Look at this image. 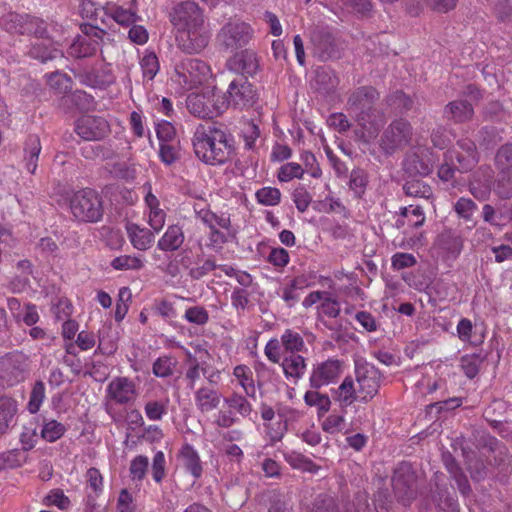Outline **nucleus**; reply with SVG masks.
<instances>
[{"instance_id":"bb28decb","label":"nucleus","mask_w":512,"mask_h":512,"mask_svg":"<svg viewBox=\"0 0 512 512\" xmlns=\"http://www.w3.org/2000/svg\"><path fill=\"white\" fill-rule=\"evenodd\" d=\"M179 457L184 468L195 478L201 477L203 468L198 452L192 445L186 443L182 446Z\"/></svg>"},{"instance_id":"e433bc0d","label":"nucleus","mask_w":512,"mask_h":512,"mask_svg":"<svg viewBox=\"0 0 512 512\" xmlns=\"http://www.w3.org/2000/svg\"><path fill=\"white\" fill-rule=\"evenodd\" d=\"M403 168L411 176H426L432 171V165L422 160L416 153L406 155L403 161Z\"/></svg>"},{"instance_id":"aec40b11","label":"nucleus","mask_w":512,"mask_h":512,"mask_svg":"<svg viewBox=\"0 0 512 512\" xmlns=\"http://www.w3.org/2000/svg\"><path fill=\"white\" fill-rule=\"evenodd\" d=\"M78 77L81 83L89 87L99 89H104L113 84L115 81L114 75L107 67L84 70L83 72L79 73Z\"/></svg>"},{"instance_id":"c03bdc74","label":"nucleus","mask_w":512,"mask_h":512,"mask_svg":"<svg viewBox=\"0 0 512 512\" xmlns=\"http://www.w3.org/2000/svg\"><path fill=\"white\" fill-rule=\"evenodd\" d=\"M280 340L285 352L291 353V355L298 354L305 349L303 337L292 329H286Z\"/></svg>"},{"instance_id":"0eeeda50","label":"nucleus","mask_w":512,"mask_h":512,"mask_svg":"<svg viewBox=\"0 0 512 512\" xmlns=\"http://www.w3.org/2000/svg\"><path fill=\"white\" fill-rule=\"evenodd\" d=\"M253 37V29L242 21L226 23L217 35L219 45L225 51L235 52L246 46Z\"/></svg>"},{"instance_id":"09e8293b","label":"nucleus","mask_w":512,"mask_h":512,"mask_svg":"<svg viewBox=\"0 0 512 512\" xmlns=\"http://www.w3.org/2000/svg\"><path fill=\"white\" fill-rule=\"evenodd\" d=\"M47 83L56 93L65 94L72 88V81L69 76L60 72H53L47 76Z\"/></svg>"},{"instance_id":"a878e982","label":"nucleus","mask_w":512,"mask_h":512,"mask_svg":"<svg viewBox=\"0 0 512 512\" xmlns=\"http://www.w3.org/2000/svg\"><path fill=\"white\" fill-rule=\"evenodd\" d=\"M17 411V402L14 399L0 397V437L14 426Z\"/></svg>"},{"instance_id":"69168bd1","label":"nucleus","mask_w":512,"mask_h":512,"mask_svg":"<svg viewBox=\"0 0 512 512\" xmlns=\"http://www.w3.org/2000/svg\"><path fill=\"white\" fill-rule=\"evenodd\" d=\"M292 196H293V201H294L298 211L305 212L308 209V207L312 201V196L306 190V188L304 186L297 187L293 191Z\"/></svg>"},{"instance_id":"6e6d98bb","label":"nucleus","mask_w":512,"mask_h":512,"mask_svg":"<svg viewBox=\"0 0 512 512\" xmlns=\"http://www.w3.org/2000/svg\"><path fill=\"white\" fill-rule=\"evenodd\" d=\"M159 156L165 164H173L176 160L179 159L178 142L160 143Z\"/></svg>"},{"instance_id":"c9c22d12","label":"nucleus","mask_w":512,"mask_h":512,"mask_svg":"<svg viewBox=\"0 0 512 512\" xmlns=\"http://www.w3.org/2000/svg\"><path fill=\"white\" fill-rule=\"evenodd\" d=\"M281 365L285 376L296 380L303 376L306 369L305 359L299 354L286 356Z\"/></svg>"},{"instance_id":"13d9d810","label":"nucleus","mask_w":512,"mask_h":512,"mask_svg":"<svg viewBox=\"0 0 512 512\" xmlns=\"http://www.w3.org/2000/svg\"><path fill=\"white\" fill-rule=\"evenodd\" d=\"M387 102L390 106H393L399 112L408 111L412 108L413 101L402 91H395L388 96Z\"/></svg>"},{"instance_id":"bf43d9fd","label":"nucleus","mask_w":512,"mask_h":512,"mask_svg":"<svg viewBox=\"0 0 512 512\" xmlns=\"http://www.w3.org/2000/svg\"><path fill=\"white\" fill-rule=\"evenodd\" d=\"M257 200L267 206H274L280 202L281 193L274 187H264L256 192Z\"/></svg>"},{"instance_id":"a19ab883","label":"nucleus","mask_w":512,"mask_h":512,"mask_svg":"<svg viewBox=\"0 0 512 512\" xmlns=\"http://www.w3.org/2000/svg\"><path fill=\"white\" fill-rule=\"evenodd\" d=\"M477 204L470 198L461 197L454 204V211L457 216L463 219L466 223H470V227L476 226L474 214L477 211Z\"/></svg>"},{"instance_id":"5701e85b","label":"nucleus","mask_w":512,"mask_h":512,"mask_svg":"<svg viewBox=\"0 0 512 512\" xmlns=\"http://www.w3.org/2000/svg\"><path fill=\"white\" fill-rule=\"evenodd\" d=\"M444 117L455 123H464L473 118L474 109L467 100H454L449 102L443 111Z\"/></svg>"},{"instance_id":"3c124183","label":"nucleus","mask_w":512,"mask_h":512,"mask_svg":"<svg viewBox=\"0 0 512 512\" xmlns=\"http://www.w3.org/2000/svg\"><path fill=\"white\" fill-rule=\"evenodd\" d=\"M45 399V384L43 381L38 380L32 387L30 392L29 402L27 409L30 413L35 414L39 411L43 401Z\"/></svg>"},{"instance_id":"58836bf2","label":"nucleus","mask_w":512,"mask_h":512,"mask_svg":"<svg viewBox=\"0 0 512 512\" xmlns=\"http://www.w3.org/2000/svg\"><path fill=\"white\" fill-rule=\"evenodd\" d=\"M406 196L428 200L433 196V190L429 184L421 179H411L403 185Z\"/></svg>"},{"instance_id":"7ed1b4c3","label":"nucleus","mask_w":512,"mask_h":512,"mask_svg":"<svg viewBox=\"0 0 512 512\" xmlns=\"http://www.w3.org/2000/svg\"><path fill=\"white\" fill-rule=\"evenodd\" d=\"M72 215L78 221L96 223L103 217L104 209L99 194L90 188L75 192L69 200Z\"/></svg>"},{"instance_id":"f03ea898","label":"nucleus","mask_w":512,"mask_h":512,"mask_svg":"<svg viewBox=\"0 0 512 512\" xmlns=\"http://www.w3.org/2000/svg\"><path fill=\"white\" fill-rule=\"evenodd\" d=\"M378 99L379 93L374 87L361 86L355 89L347 100V110L369 136L376 134L382 124V118L374 108Z\"/></svg>"},{"instance_id":"dca6fc26","label":"nucleus","mask_w":512,"mask_h":512,"mask_svg":"<svg viewBox=\"0 0 512 512\" xmlns=\"http://www.w3.org/2000/svg\"><path fill=\"white\" fill-rule=\"evenodd\" d=\"M39 23V20L36 18L17 13H10L4 18L5 28L12 33L21 35L39 34L42 37L43 31L39 29Z\"/></svg>"},{"instance_id":"2f4dec72","label":"nucleus","mask_w":512,"mask_h":512,"mask_svg":"<svg viewBox=\"0 0 512 512\" xmlns=\"http://www.w3.org/2000/svg\"><path fill=\"white\" fill-rule=\"evenodd\" d=\"M493 191L502 200L512 198V167L510 169H498Z\"/></svg>"},{"instance_id":"5fc2aeb1","label":"nucleus","mask_w":512,"mask_h":512,"mask_svg":"<svg viewBox=\"0 0 512 512\" xmlns=\"http://www.w3.org/2000/svg\"><path fill=\"white\" fill-rule=\"evenodd\" d=\"M304 168L298 163L289 162L282 165L278 171V179L281 182H289L293 178H302Z\"/></svg>"},{"instance_id":"9b49d317","label":"nucleus","mask_w":512,"mask_h":512,"mask_svg":"<svg viewBox=\"0 0 512 512\" xmlns=\"http://www.w3.org/2000/svg\"><path fill=\"white\" fill-rule=\"evenodd\" d=\"M210 32L204 23L193 28H187L177 33L176 41L178 47L189 54L199 53L209 43Z\"/></svg>"},{"instance_id":"680f3d73","label":"nucleus","mask_w":512,"mask_h":512,"mask_svg":"<svg viewBox=\"0 0 512 512\" xmlns=\"http://www.w3.org/2000/svg\"><path fill=\"white\" fill-rule=\"evenodd\" d=\"M144 77L152 80L159 71L158 58L154 53H148L143 56L140 62Z\"/></svg>"},{"instance_id":"4c0bfd02","label":"nucleus","mask_w":512,"mask_h":512,"mask_svg":"<svg viewBox=\"0 0 512 512\" xmlns=\"http://www.w3.org/2000/svg\"><path fill=\"white\" fill-rule=\"evenodd\" d=\"M223 402L226 407L232 409V412H235L238 417H248L253 410L252 404L248 399L237 392H232L229 396L223 399Z\"/></svg>"},{"instance_id":"37998d69","label":"nucleus","mask_w":512,"mask_h":512,"mask_svg":"<svg viewBox=\"0 0 512 512\" xmlns=\"http://www.w3.org/2000/svg\"><path fill=\"white\" fill-rule=\"evenodd\" d=\"M338 78L329 68H319L316 71L315 85L316 88L324 93L333 91L338 85Z\"/></svg>"},{"instance_id":"473e14b6","label":"nucleus","mask_w":512,"mask_h":512,"mask_svg":"<svg viewBox=\"0 0 512 512\" xmlns=\"http://www.w3.org/2000/svg\"><path fill=\"white\" fill-rule=\"evenodd\" d=\"M24 361L21 357L11 358L4 362L1 377L9 384L14 385L25 378Z\"/></svg>"},{"instance_id":"8fccbe9b","label":"nucleus","mask_w":512,"mask_h":512,"mask_svg":"<svg viewBox=\"0 0 512 512\" xmlns=\"http://www.w3.org/2000/svg\"><path fill=\"white\" fill-rule=\"evenodd\" d=\"M66 432L64 424L52 419L44 423L41 430V437L47 442H55Z\"/></svg>"},{"instance_id":"412c9836","label":"nucleus","mask_w":512,"mask_h":512,"mask_svg":"<svg viewBox=\"0 0 512 512\" xmlns=\"http://www.w3.org/2000/svg\"><path fill=\"white\" fill-rule=\"evenodd\" d=\"M221 397V393L214 388L207 386L200 387L194 394L196 408L201 413L214 411L219 407Z\"/></svg>"},{"instance_id":"423d86ee","label":"nucleus","mask_w":512,"mask_h":512,"mask_svg":"<svg viewBox=\"0 0 512 512\" xmlns=\"http://www.w3.org/2000/svg\"><path fill=\"white\" fill-rule=\"evenodd\" d=\"M413 128L409 121L397 119L392 121L383 131L380 147L386 154H393L411 143Z\"/></svg>"},{"instance_id":"f704fd0d","label":"nucleus","mask_w":512,"mask_h":512,"mask_svg":"<svg viewBox=\"0 0 512 512\" xmlns=\"http://www.w3.org/2000/svg\"><path fill=\"white\" fill-rule=\"evenodd\" d=\"M222 495L226 504L233 509L242 507L247 501V489L237 483L227 485Z\"/></svg>"},{"instance_id":"6e6552de","label":"nucleus","mask_w":512,"mask_h":512,"mask_svg":"<svg viewBox=\"0 0 512 512\" xmlns=\"http://www.w3.org/2000/svg\"><path fill=\"white\" fill-rule=\"evenodd\" d=\"M355 375L359 401L366 403L372 400L381 386V372L372 364L358 361L355 364Z\"/></svg>"},{"instance_id":"774afa93","label":"nucleus","mask_w":512,"mask_h":512,"mask_svg":"<svg viewBox=\"0 0 512 512\" xmlns=\"http://www.w3.org/2000/svg\"><path fill=\"white\" fill-rule=\"evenodd\" d=\"M117 512H137L133 496L127 489H122L119 493L117 503Z\"/></svg>"},{"instance_id":"f257e3e1","label":"nucleus","mask_w":512,"mask_h":512,"mask_svg":"<svg viewBox=\"0 0 512 512\" xmlns=\"http://www.w3.org/2000/svg\"><path fill=\"white\" fill-rule=\"evenodd\" d=\"M196 157L208 165H221L230 160L233 151V137L222 125L199 124L192 138Z\"/></svg>"},{"instance_id":"4be33fe9","label":"nucleus","mask_w":512,"mask_h":512,"mask_svg":"<svg viewBox=\"0 0 512 512\" xmlns=\"http://www.w3.org/2000/svg\"><path fill=\"white\" fill-rule=\"evenodd\" d=\"M185 241V234L182 226L178 224L169 225L157 242V248L163 252H175L179 250Z\"/></svg>"},{"instance_id":"0e129e2a","label":"nucleus","mask_w":512,"mask_h":512,"mask_svg":"<svg viewBox=\"0 0 512 512\" xmlns=\"http://www.w3.org/2000/svg\"><path fill=\"white\" fill-rule=\"evenodd\" d=\"M497 169H510L512 167V143L503 145L495 156Z\"/></svg>"},{"instance_id":"72a5a7b5","label":"nucleus","mask_w":512,"mask_h":512,"mask_svg":"<svg viewBox=\"0 0 512 512\" xmlns=\"http://www.w3.org/2000/svg\"><path fill=\"white\" fill-rule=\"evenodd\" d=\"M335 399L341 406H350L353 402L359 401L357 386L351 377H346L335 390Z\"/></svg>"},{"instance_id":"4d7b16f0","label":"nucleus","mask_w":512,"mask_h":512,"mask_svg":"<svg viewBox=\"0 0 512 512\" xmlns=\"http://www.w3.org/2000/svg\"><path fill=\"white\" fill-rule=\"evenodd\" d=\"M240 418L236 416L235 412H232V409H221L217 412L214 419V425L218 428H230L236 424H238Z\"/></svg>"},{"instance_id":"b1692460","label":"nucleus","mask_w":512,"mask_h":512,"mask_svg":"<svg viewBox=\"0 0 512 512\" xmlns=\"http://www.w3.org/2000/svg\"><path fill=\"white\" fill-rule=\"evenodd\" d=\"M29 54L41 62H46L63 55L59 44L47 38L37 39L36 42L32 44Z\"/></svg>"},{"instance_id":"20e7f679","label":"nucleus","mask_w":512,"mask_h":512,"mask_svg":"<svg viewBox=\"0 0 512 512\" xmlns=\"http://www.w3.org/2000/svg\"><path fill=\"white\" fill-rule=\"evenodd\" d=\"M257 99V90L248 81L247 77L237 75L230 81L227 94L221 98L220 105L216 106V110L222 112L229 106L239 109L248 108L253 106Z\"/></svg>"},{"instance_id":"cd10ccee","label":"nucleus","mask_w":512,"mask_h":512,"mask_svg":"<svg viewBox=\"0 0 512 512\" xmlns=\"http://www.w3.org/2000/svg\"><path fill=\"white\" fill-rule=\"evenodd\" d=\"M431 497L435 503L438 512H458V503L455 497L439 485L435 483V489L431 490Z\"/></svg>"},{"instance_id":"de8ad7c7","label":"nucleus","mask_w":512,"mask_h":512,"mask_svg":"<svg viewBox=\"0 0 512 512\" xmlns=\"http://www.w3.org/2000/svg\"><path fill=\"white\" fill-rule=\"evenodd\" d=\"M268 500L270 504L268 512H293L287 495L278 490L271 491Z\"/></svg>"},{"instance_id":"49530a36","label":"nucleus","mask_w":512,"mask_h":512,"mask_svg":"<svg viewBox=\"0 0 512 512\" xmlns=\"http://www.w3.org/2000/svg\"><path fill=\"white\" fill-rule=\"evenodd\" d=\"M197 216L210 230L217 229V227L228 229L230 226V218L224 214L217 215L210 210L203 209L197 212Z\"/></svg>"},{"instance_id":"ea45409f","label":"nucleus","mask_w":512,"mask_h":512,"mask_svg":"<svg viewBox=\"0 0 512 512\" xmlns=\"http://www.w3.org/2000/svg\"><path fill=\"white\" fill-rule=\"evenodd\" d=\"M234 377L244 390L247 397L256 398V387L251 370L245 365H238L233 370Z\"/></svg>"},{"instance_id":"39448f33","label":"nucleus","mask_w":512,"mask_h":512,"mask_svg":"<svg viewBox=\"0 0 512 512\" xmlns=\"http://www.w3.org/2000/svg\"><path fill=\"white\" fill-rule=\"evenodd\" d=\"M210 68L202 60L185 58L175 66L174 81L183 89L190 90L201 85L209 76Z\"/></svg>"},{"instance_id":"e2e57ef3","label":"nucleus","mask_w":512,"mask_h":512,"mask_svg":"<svg viewBox=\"0 0 512 512\" xmlns=\"http://www.w3.org/2000/svg\"><path fill=\"white\" fill-rule=\"evenodd\" d=\"M311 512H340V510L332 497L319 495L313 503Z\"/></svg>"},{"instance_id":"864d4df0","label":"nucleus","mask_w":512,"mask_h":512,"mask_svg":"<svg viewBox=\"0 0 512 512\" xmlns=\"http://www.w3.org/2000/svg\"><path fill=\"white\" fill-rule=\"evenodd\" d=\"M24 461V454L20 450L14 449L0 453V470L19 467Z\"/></svg>"},{"instance_id":"6ab92c4d","label":"nucleus","mask_w":512,"mask_h":512,"mask_svg":"<svg viewBox=\"0 0 512 512\" xmlns=\"http://www.w3.org/2000/svg\"><path fill=\"white\" fill-rule=\"evenodd\" d=\"M186 105L188 111L199 118H212L217 112L216 106L220 105V101L211 104L205 94H190L187 97Z\"/></svg>"},{"instance_id":"a211bd4d","label":"nucleus","mask_w":512,"mask_h":512,"mask_svg":"<svg viewBox=\"0 0 512 512\" xmlns=\"http://www.w3.org/2000/svg\"><path fill=\"white\" fill-rule=\"evenodd\" d=\"M227 65L231 71L241 73L240 75H254L259 68V61L257 55L252 50H243L240 53H236L227 62Z\"/></svg>"},{"instance_id":"79ce46f5","label":"nucleus","mask_w":512,"mask_h":512,"mask_svg":"<svg viewBox=\"0 0 512 512\" xmlns=\"http://www.w3.org/2000/svg\"><path fill=\"white\" fill-rule=\"evenodd\" d=\"M285 461L294 469L316 473L320 467L301 453L291 451L283 454Z\"/></svg>"},{"instance_id":"603ef678","label":"nucleus","mask_w":512,"mask_h":512,"mask_svg":"<svg viewBox=\"0 0 512 512\" xmlns=\"http://www.w3.org/2000/svg\"><path fill=\"white\" fill-rule=\"evenodd\" d=\"M111 266L115 270H140L144 263L140 257L121 255L111 261Z\"/></svg>"},{"instance_id":"c85d7f7f","label":"nucleus","mask_w":512,"mask_h":512,"mask_svg":"<svg viewBox=\"0 0 512 512\" xmlns=\"http://www.w3.org/2000/svg\"><path fill=\"white\" fill-rule=\"evenodd\" d=\"M425 222V215L422 207L419 205L410 204L400 210V216L396 220V227L402 228L405 224L411 227L418 228Z\"/></svg>"},{"instance_id":"338daca9","label":"nucleus","mask_w":512,"mask_h":512,"mask_svg":"<svg viewBox=\"0 0 512 512\" xmlns=\"http://www.w3.org/2000/svg\"><path fill=\"white\" fill-rule=\"evenodd\" d=\"M149 461L146 456H137L131 461L130 474L133 479L142 480L148 469Z\"/></svg>"},{"instance_id":"a18cd8bd","label":"nucleus","mask_w":512,"mask_h":512,"mask_svg":"<svg viewBox=\"0 0 512 512\" xmlns=\"http://www.w3.org/2000/svg\"><path fill=\"white\" fill-rule=\"evenodd\" d=\"M304 402L310 407H317L319 413H326L331 407L329 396L318 392L317 389L306 391Z\"/></svg>"},{"instance_id":"c756f323","label":"nucleus","mask_w":512,"mask_h":512,"mask_svg":"<svg viewBox=\"0 0 512 512\" xmlns=\"http://www.w3.org/2000/svg\"><path fill=\"white\" fill-rule=\"evenodd\" d=\"M127 234L134 248L141 251L149 249L154 242L153 232L136 224L127 225Z\"/></svg>"},{"instance_id":"7c9ffc66","label":"nucleus","mask_w":512,"mask_h":512,"mask_svg":"<svg viewBox=\"0 0 512 512\" xmlns=\"http://www.w3.org/2000/svg\"><path fill=\"white\" fill-rule=\"evenodd\" d=\"M98 47V41L87 36H78L69 46L67 52L71 57L85 58L93 55Z\"/></svg>"},{"instance_id":"2eb2a0df","label":"nucleus","mask_w":512,"mask_h":512,"mask_svg":"<svg viewBox=\"0 0 512 512\" xmlns=\"http://www.w3.org/2000/svg\"><path fill=\"white\" fill-rule=\"evenodd\" d=\"M107 397L120 405L132 403L136 398V385L127 377H116L107 386Z\"/></svg>"},{"instance_id":"393cba45","label":"nucleus","mask_w":512,"mask_h":512,"mask_svg":"<svg viewBox=\"0 0 512 512\" xmlns=\"http://www.w3.org/2000/svg\"><path fill=\"white\" fill-rule=\"evenodd\" d=\"M41 149L42 146L39 136L29 135L24 143L23 162L27 171L31 174H35L36 172Z\"/></svg>"},{"instance_id":"ddd939ff","label":"nucleus","mask_w":512,"mask_h":512,"mask_svg":"<svg viewBox=\"0 0 512 512\" xmlns=\"http://www.w3.org/2000/svg\"><path fill=\"white\" fill-rule=\"evenodd\" d=\"M445 155L460 173L472 170L478 163L475 144L468 139L458 141L457 148L448 150Z\"/></svg>"},{"instance_id":"052dcab7","label":"nucleus","mask_w":512,"mask_h":512,"mask_svg":"<svg viewBox=\"0 0 512 512\" xmlns=\"http://www.w3.org/2000/svg\"><path fill=\"white\" fill-rule=\"evenodd\" d=\"M184 318L189 323L202 326L209 321V314L203 306H193L185 311Z\"/></svg>"},{"instance_id":"1a4fd4ad","label":"nucleus","mask_w":512,"mask_h":512,"mask_svg":"<svg viewBox=\"0 0 512 512\" xmlns=\"http://www.w3.org/2000/svg\"><path fill=\"white\" fill-rule=\"evenodd\" d=\"M392 485L395 494L404 504L416 497V474L409 463L398 465L392 477Z\"/></svg>"},{"instance_id":"4468645a","label":"nucleus","mask_w":512,"mask_h":512,"mask_svg":"<svg viewBox=\"0 0 512 512\" xmlns=\"http://www.w3.org/2000/svg\"><path fill=\"white\" fill-rule=\"evenodd\" d=\"M76 134L86 141H99L110 133V125L100 116L85 115L78 119Z\"/></svg>"},{"instance_id":"9d476101","label":"nucleus","mask_w":512,"mask_h":512,"mask_svg":"<svg viewBox=\"0 0 512 512\" xmlns=\"http://www.w3.org/2000/svg\"><path fill=\"white\" fill-rule=\"evenodd\" d=\"M170 20L178 33L205 22L202 10L193 1H184L176 5L170 13Z\"/></svg>"},{"instance_id":"f3484780","label":"nucleus","mask_w":512,"mask_h":512,"mask_svg":"<svg viewBox=\"0 0 512 512\" xmlns=\"http://www.w3.org/2000/svg\"><path fill=\"white\" fill-rule=\"evenodd\" d=\"M492 170L490 168H480L469 182V191L475 199L486 201L489 199L492 191Z\"/></svg>"},{"instance_id":"f8f14e48","label":"nucleus","mask_w":512,"mask_h":512,"mask_svg":"<svg viewBox=\"0 0 512 512\" xmlns=\"http://www.w3.org/2000/svg\"><path fill=\"white\" fill-rule=\"evenodd\" d=\"M343 371V362L338 359L329 358L323 362L313 365L309 383L312 389H320L329 384L335 383Z\"/></svg>"}]
</instances>
